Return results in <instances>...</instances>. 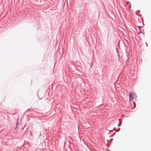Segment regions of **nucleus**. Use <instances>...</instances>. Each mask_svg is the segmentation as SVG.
<instances>
[{
    "mask_svg": "<svg viewBox=\"0 0 151 151\" xmlns=\"http://www.w3.org/2000/svg\"><path fill=\"white\" fill-rule=\"evenodd\" d=\"M129 101H131L133 100L134 99L136 98L137 97V96L134 92H131L129 93Z\"/></svg>",
    "mask_w": 151,
    "mask_h": 151,
    "instance_id": "obj_1",
    "label": "nucleus"
},
{
    "mask_svg": "<svg viewBox=\"0 0 151 151\" xmlns=\"http://www.w3.org/2000/svg\"><path fill=\"white\" fill-rule=\"evenodd\" d=\"M18 121H19V118H18L17 119V123H16V125H17V127H16L15 128V129H17V127H18V125L19 124V122H18Z\"/></svg>",
    "mask_w": 151,
    "mask_h": 151,
    "instance_id": "obj_2",
    "label": "nucleus"
},
{
    "mask_svg": "<svg viewBox=\"0 0 151 151\" xmlns=\"http://www.w3.org/2000/svg\"><path fill=\"white\" fill-rule=\"evenodd\" d=\"M133 103H134V106H136L135 103L134 102H133Z\"/></svg>",
    "mask_w": 151,
    "mask_h": 151,
    "instance_id": "obj_3",
    "label": "nucleus"
}]
</instances>
